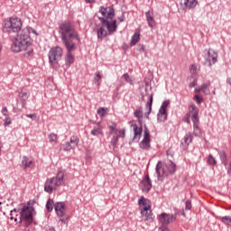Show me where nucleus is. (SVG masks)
<instances>
[{
    "mask_svg": "<svg viewBox=\"0 0 231 231\" xmlns=\"http://www.w3.org/2000/svg\"><path fill=\"white\" fill-rule=\"evenodd\" d=\"M30 32L37 35L35 30L26 27L25 29L19 32L16 37L13 40V44L11 46L12 51L14 53H19L20 51H27L24 53V57H32L33 55V49L30 48L33 41L30 37Z\"/></svg>",
    "mask_w": 231,
    "mask_h": 231,
    "instance_id": "f257e3e1",
    "label": "nucleus"
},
{
    "mask_svg": "<svg viewBox=\"0 0 231 231\" xmlns=\"http://www.w3.org/2000/svg\"><path fill=\"white\" fill-rule=\"evenodd\" d=\"M60 33L61 35V40L64 46L75 44L73 42L74 39L79 41L80 38L79 36V32L75 30V27L71 25V22L65 21L60 24Z\"/></svg>",
    "mask_w": 231,
    "mask_h": 231,
    "instance_id": "f03ea898",
    "label": "nucleus"
},
{
    "mask_svg": "<svg viewBox=\"0 0 231 231\" xmlns=\"http://www.w3.org/2000/svg\"><path fill=\"white\" fill-rule=\"evenodd\" d=\"M99 21L101 22V26L97 30V39L99 41H102L104 37H107V31L109 33L116 32V20L110 22L106 18H99Z\"/></svg>",
    "mask_w": 231,
    "mask_h": 231,
    "instance_id": "7ed1b4c3",
    "label": "nucleus"
},
{
    "mask_svg": "<svg viewBox=\"0 0 231 231\" xmlns=\"http://www.w3.org/2000/svg\"><path fill=\"white\" fill-rule=\"evenodd\" d=\"M64 183V172L58 171L55 177L47 179L44 184V191L48 194H51Z\"/></svg>",
    "mask_w": 231,
    "mask_h": 231,
    "instance_id": "20e7f679",
    "label": "nucleus"
},
{
    "mask_svg": "<svg viewBox=\"0 0 231 231\" xmlns=\"http://www.w3.org/2000/svg\"><path fill=\"white\" fill-rule=\"evenodd\" d=\"M23 28V22L20 18H10L5 21L4 32L7 33H17L21 32Z\"/></svg>",
    "mask_w": 231,
    "mask_h": 231,
    "instance_id": "39448f33",
    "label": "nucleus"
},
{
    "mask_svg": "<svg viewBox=\"0 0 231 231\" xmlns=\"http://www.w3.org/2000/svg\"><path fill=\"white\" fill-rule=\"evenodd\" d=\"M138 203L140 206L141 216L143 217V220L152 223L154 219V216L152 215V211L151 210V206L147 204V200H145V198L141 197Z\"/></svg>",
    "mask_w": 231,
    "mask_h": 231,
    "instance_id": "423d86ee",
    "label": "nucleus"
},
{
    "mask_svg": "<svg viewBox=\"0 0 231 231\" xmlns=\"http://www.w3.org/2000/svg\"><path fill=\"white\" fill-rule=\"evenodd\" d=\"M33 207L23 206L20 212L21 221H24L25 225H32L33 223Z\"/></svg>",
    "mask_w": 231,
    "mask_h": 231,
    "instance_id": "0eeeda50",
    "label": "nucleus"
},
{
    "mask_svg": "<svg viewBox=\"0 0 231 231\" xmlns=\"http://www.w3.org/2000/svg\"><path fill=\"white\" fill-rule=\"evenodd\" d=\"M62 48L56 46L52 47L49 51V62L51 64H57L63 55Z\"/></svg>",
    "mask_w": 231,
    "mask_h": 231,
    "instance_id": "6e6552de",
    "label": "nucleus"
},
{
    "mask_svg": "<svg viewBox=\"0 0 231 231\" xmlns=\"http://www.w3.org/2000/svg\"><path fill=\"white\" fill-rule=\"evenodd\" d=\"M54 208L60 221L66 223V221H68V217H66V203L57 202L54 204Z\"/></svg>",
    "mask_w": 231,
    "mask_h": 231,
    "instance_id": "1a4fd4ad",
    "label": "nucleus"
},
{
    "mask_svg": "<svg viewBox=\"0 0 231 231\" xmlns=\"http://www.w3.org/2000/svg\"><path fill=\"white\" fill-rule=\"evenodd\" d=\"M143 133V139L140 143L139 147L144 151H149L151 149V132H149V128H147V126H144Z\"/></svg>",
    "mask_w": 231,
    "mask_h": 231,
    "instance_id": "9d476101",
    "label": "nucleus"
},
{
    "mask_svg": "<svg viewBox=\"0 0 231 231\" xmlns=\"http://www.w3.org/2000/svg\"><path fill=\"white\" fill-rule=\"evenodd\" d=\"M208 56H206L204 65L208 68L212 67V64H216L217 62V52L212 49L206 50Z\"/></svg>",
    "mask_w": 231,
    "mask_h": 231,
    "instance_id": "9b49d317",
    "label": "nucleus"
},
{
    "mask_svg": "<svg viewBox=\"0 0 231 231\" xmlns=\"http://www.w3.org/2000/svg\"><path fill=\"white\" fill-rule=\"evenodd\" d=\"M155 171L159 181H163V178H167V176H169V171H167V166H163L162 161L158 162Z\"/></svg>",
    "mask_w": 231,
    "mask_h": 231,
    "instance_id": "f8f14e48",
    "label": "nucleus"
},
{
    "mask_svg": "<svg viewBox=\"0 0 231 231\" xmlns=\"http://www.w3.org/2000/svg\"><path fill=\"white\" fill-rule=\"evenodd\" d=\"M99 12L103 15V17H101L102 19H106V21H109L110 23L114 21L113 17H115V9L113 6H101Z\"/></svg>",
    "mask_w": 231,
    "mask_h": 231,
    "instance_id": "ddd939ff",
    "label": "nucleus"
},
{
    "mask_svg": "<svg viewBox=\"0 0 231 231\" xmlns=\"http://www.w3.org/2000/svg\"><path fill=\"white\" fill-rule=\"evenodd\" d=\"M65 48L68 51L67 56L65 58L66 66H71V64L75 62V57L73 56V54H71V52L77 50V45L71 44V45L65 46Z\"/></svg>",
    "mask_w": 231,
    "mask_h": 231,
    "instance_id": "4468645a",
    "label": "nucleus"
},
{
    "mask_svg": "<svg viewBox=\"0 0 231 231\" xmlns=\"http://www.w3.org/2000/svg\"><path fill=\"white\" fill-rule=\"evenodd\" d=\"M139 187L142 192H146V193L150 192V190L152 189V181L151 180L149 174H146L144 176V178L139 183Z\"/></svg>",
    "mask_w": 231,
    "mask_h": 231,
    "instance_id": "2eb2a0df",
    "label": "nucleus"
},
{
    "mask_svg": "<svg viewBox=\"0 0 231 231\" xmlns=\"http://www.w3.org/2000/svg\"><path fill=\"white\" fill-rule=\"evenodd\" d=\"M170 101H163L161 108L159 109V113L157 115L159 122H165L167 120V107H169Z\"/></svg>",
    "mask_w": 231,
    "mask_h": 231,
    "instance_id": "dca6fc26",
    "label": "nucleus"
},
{
    "mask_svg": "<svg viewBox=\"0 0 231 231\" xmlns=\"http://www.w3.org/2000/svg\"><path fill=\"white\" fill-rule=\"evenodd\" d=\"M159 221L162 223V226H167V225L172 223L174 221V215L162 213L159 216Z\"/></svg>",
    "mask_w": 231,
    "mask_h": 231,
    "instance_id": "f3484780",
    "label": "nucleus"
},
{
    "mask_svg": "<svg viewBox=\"0 0 231 231\" xmlns=\"http://www.w3.org/2000/svg\"><path fill=\"white\" fill-rule=\"evenodd\" d=\"M199 109L195 105L189 107V116L191 117L192 122H199Z\"/></svg>",
    "mask_w": 231,
    "mask_h": 231,
    "instance_id": "a211bd4d",
    "label": "nucleus"
},
{
    "mask_svg": "<svg viewBox=\"0 0 231 231\" xmlns=\"http://www.w3.org/2000/svg\"><path fill=\"white\" fill-rule=\"evenodd\" d=\"M129 124L134 129V140H140V137L142 136V133H143V128L142 127V125H140V127H138L137 124H133V121H130Z\"/></svg>",
    "mask_w": 231,
    "mask_h": 231,
    "instance_id": "6ab92c4d",
    "label": "nucleus"
},
{
    "mask_svg": "<svg viewBox=\"0 0 231 231\" xmlns=\"http://www.w3.org/2000/svg\"><path fill=\"white\" fill-rule=\"evenodd\" d=\"M145 17L148 26L152 30L154 28V25L156 24V21H154V14H152V12L148 11L145 13Z\"/></svg>",
    "mask_w": 231,
    "mask_h": 231,
    "instance_id": "aec40b11",
    "label": "nucleus"
},
{
    "mask_svg": "<svg viewBox=\"0 0 231 231\" xmlns=\"http://www.w3.org/2000/svg\"><path fill=\"white\" fill-rule=\"evenodd\" d=\"M134 116L138 119L139 125H142L143 124V107H137L134 112Z\"/></svg>",
    "mask_w": 231,
    "mask_h": 231,
    "instance_id": "412c9836",
    "label": "nucleus"
},
{
    "mask_svg": "<svg viewBox=\"0 0 231 231\" xmlns=\"http://www.w3.org/2000/svg\"><path fill=\"white\" fill-rule=\"evenodd\" d=\"M180 5L185 8H196L198 0H180Z\"/></svg>",
    "mask_w": 231,
    "mask_h": 231,
    "instance_id": "4be33fe9",
    "label": "nucleus"
},
{
    "mask_svg": "<svg viewBox=\"0 0 231 231\" xmlns=\"http://www.w3.org/2000/svg\"><path fill=\"white\" fill-rule=\"evenodd\" d=\"M22 165L23 167V169H30V167H32V165H33V162L30 161V159L26 156L23 157L22 160Z\"/></svg>",
    "mask_w": 231,
    "mask_h": 231,
    "instance_id": "5701e85b",
    "label": "nucleus"
},
{
    "mask_svg": "<svg viewBox=\"0 0 231 231\" xmlns=\"http://www.w3.org/2000/svg\"><path fill=\"white\" fill-rule=\"evenodd\" d=\"M97 124L98 127H96L91 131L92 136H98L99 134H104V128L100 126V123Z\"/></svg>",
    "mask_w": 231,
    "mask_h": 231,
    "instance_id": "b1692460",
    "label": "nucleus"
},
{
    "mask_svg": "<svg viewBox=\"0 0 231 231\" xmlns=\"http://www.w3.org/2000/svg\"><path fill=\"white\" fill-rule=\"evenodd\" d=\"M118 138L119 136L116 134H114L109 145V149H112V151H115V147H116V143H118Z\"/></svg>",
    "mask_w": 231,
    "mask_h": 231,
    "instance_id": "393cba45",
    "label": "nucleus"
},
{
    "mask_svg": "<svg viewBox=\"0 0 231 231\" xmlns=\"http://www.w3.org/2000/svg\"><path fill=\"white\" fill-rule=\"evenodd\" d=\"M109 133H108V138H111L113 134H118V129H116V123H112L111 125H109Z\"/></svg>",
    "mask_w": 231,
    "mask_h": 231,
    "instance_id": "a878e982",
    "label": "nucleus"
},
{
    "mask_svg": "<svg viewBox=\"0 0 231 231\" xmlns=\"http://www.w3.org/2000/svg\"><path fill=\"white\" fill-rule=\"evenodd\" d=\"M164 166L167 167L168 174H174V172H176V164H174L172 161H170L168 165Z\"/></svg>",
    "mask_w": 231,
    "mask_h": 231,
    "instance_id": "bb28decb",
    "label": "nucleus"
},
{
    "mask_svg": "<svg viewBox=\"0 0 231 231\" xmlns=\"http://www.w3.org/2000/svg\"><path fill=\"white\" fill-rule=\"evenodd\" d=\"M201 89L204 95H210V81H208L207 83H203L201 85Z\"/></svg>",
    "mask_w": 231,
    "mask_h": 231,
    "instance_id": "cd10ccee",
    "label": "nucleus"
},
{
    "mask_svg": "<svg viewBox=\"0 0 231 231\" xmlns=\"http://www.w3.org/2000/svg\"><path fill=\"white\" fill-rule=\"evenodd\" d=\"M194 134L196 136H201V129H199V121L193 122Z\"/></svg>",
    "mask_w": 231,
    "mask_h": 231,
    "instance_id": "c85d7f7f",
    "label": "nucleus"
},
{
    "mask_svg": "<svg viewBox=\"0 0 231 231\" xmlns=\"http://www.w3.org/2000/svg\"><path fill=\"white\" fill-rule=\"evenodd\" d=\"M140 42V32H135L132 36L131 46H136V43Z\"/></svg>",
    "mask_w": 231,
    "mask_h": 231,
    "instance_id": "c756f323",
    "label": "nucleus"
},
{
    "mask_svg": "<svg viewBox=\"0 0 231 231\" xmlns=\"http://www.w3.org/2000/svg\"><path fill=\"white\" fill-rule=\"evenodd\" d=\"M146 107H148L146 118H149V115H151V111H152V94L150 96L149 100L146 103Z\"/></svg>",
    "mask_w": 231,
    "mask_h": 231,
    "instance_id": "7c9ffc66",
    "label": "nucleus"
},
{
    "mask_svg": "<svg viewBox=\"0 0 231 231\" xmlns=\"http://www.w3.org/2000/svg\"><path fill=\"white\" fill-rule=\"evenodd\" d=\"M53 207H55V202L53 201V199H49L46 203V208L48 212H51V210H53Z\"/></svg>",
    "mask_w": 231,
    "mask_h": 231,
    "instance_id": "2f4dec72",
    "label": "nucleus"
},
{
    "mask_svg": "<svg viewBox=\"0 0 231 231\" xmlns=\"http://www.w3.org/2000/svg\"><path fill=\"white\" fill-rule=\"evenodd\" d=\"M19 98H22L23 101L28 100V92H26V89H22L19 93Z\"/></svg>",
    "mask_w": 231,
    "mask_h": 231,
    "instance_id": "473e14b6",
    "label": "nucleus"
},
{
    "mask_svg": "<svg viewBox=\"0 0 231 231\" xmlns=\"http://www.w3.org/2000/svg\"><path fill=\"white\" fill-rule=\"evenodd\" d=\"M191 142H192V134L189 133L184 136V143H186V145H189Z\"/></svg>",
    "mask_w": 231,
    "mask_h": 231,
    "instance_id": "72a5a7b5",
    "label": "nucleus"
},
{
    "mask_svg": "<svg viewBox=\"0 0 231 231\" xmlns=\"http://www.w3.org/2000/svg\"><path fill=\"white\" fill-rule=\"evenodd\" d=\"M220 219L224 225H229V226H231V217L226 216L220 217Z\"/></svg>",
    "mask_w": 231,
    "mask_h": 231,
    "instance_id": "f704fd0d",
    "label": "nucleus"
},
{
    "mask_svg": "<svg viewBox=\"0 0 231 231\" xmlns=\"http://www.w3.org/2000/svg\"><path fill=\"white\" fill-rule=\"evenodd\" d=\"M106 113H107V108H106V107H99V108L97 109V115L100 116L101 118H102L103 116H106Z\"/></svg>",
    "mask_w": 231,
    "mask_h": 231,
    "instance_id": "c9c22d12",
    "label": "nucleus"
},
{
    "mask_svg": "<svg viewBox=\"0 0 231 231\" xmlns=\"http://www.w3.org/2000/svg\"><path fill=\"white\" fill-rule=\"evenodd\" d=\"M48 138H49L51 143L54 142L55 143H57V140H58L59 136L57 135V134L52 133V134H49Z\"/></svg>",
    "mask_w": 231,
    "mask_h": 231,
    "instance_id": "e433bc0d",
    "label": "nucleus"
},
{
    "mask_svg": "<svg viewBox=\"0 0 231 231\" xmlns=\"http://www.w3.org/2000/svg\"><path fill=\"white\" fill-rule=\"evenodd\" d=\"M79 137L75 135L70 137V143L74 144L73 147H76V145H79Z\"/></svg>",
    "mask_w": 231,
    "mask_h": 231,
    "instance_id": "4c0bfd02",
    "label": "nucleus"
},
{
    "mask_svg": "<svg viewBox=\"0 0 231 231\" xmlns=\"http://www.w3.org/2000/svg\"><path fill=\"white\" fill-rule=\"evenodd\" d=\"M73 147H75V146L71 145V143H69V142H67L63 144L64 151H71V149H73Z\"/></svg>",
    "mask_w": 231,
    "mask_h": 231,
    "instance_id": "58836bf2",
    "label": "nucleus"
},
{
    "mask_svg": "<svg viewBox=\"0 0 231 231\" xmlns=\"http://www.w3.org/2000/svg\"><path fill=\"white\" fill-rule=\"evenodd\" d=\"M219 156H220V160H222L223 163H225V165H226V153L225 152V151L220 152Z\"/></svg>",
    "mask_w": 231,
    "mask_h": 231,
    "instance_id": "ea45409f",
    "label": "nucleus"
},
{
    "mask_svg": "<svg viewBox=\"0 0 231 231\" xmlns=\"http://www.w3.org/2000/svg\"><path fill=\"white\" fill-rule=\"evenodd\" d=\"M208 165H216V159L214 158V156H212V154L208 155Z\"/></svg>",
    "mask_w": 231,
    "mask_h": 231,
    "instance_id": "a19ab883",
    "label": "nucleus"
},
{
    "mask_svg": "<svg viewBox=\"0 0 231 231\" xmlns=\"http://www.w3.org/2000/svg\"><path fill=\"white\" fill-rule=\"evenodd\" d=\"M27 118H31L32 120H34L35 122H39V116H37V114H27Z\"/></svg>",
    "mask_w": 231,
    "mask_h": 231,
    "instance_id": "79ce46f5",
    "label": "nucleus"
},
{
    "mask_svg": "<svg viewBox=\"0 0 231 231\" xmlns=\"http://www.w3.org/2000/svg\"><path fill=\"white\" fill-rule=\"evenodd\" d=\"M123 77L125 82H128V84H133V79H131V76H129V73H125Z\"/></svg>",
    "mask_w": 231,
    "mask_h": 231,
    "instance_id": "37998d69",
    "label": "nucleus"
},
{
    "mask_svg": "<svg viewBox=\"0 0 231 231\" xmlns=\"http://www.w3.org/2000/svg\"><path fill=\"white\" fill-rule=\"evenodd\" d=\"M193 100H195L197 104H201V102H203V98L199 95H195Z\"/></svg>",
    "mask_w": 231,
    "mask_h": 231,
    "instance_id": "c03bdc74",
    "label": "nucleus"
},
{
    "mask_svg": "<svg viewBox=\"0 0 231 231\" xmlns=\"http://www.w3.org/2000/svg\"><path fill=\"white\" fill-rule=\"evenodd\" d=\"M189 70L191 71L192 75H196V73H198V67H196V65H191L189 67Z\"/></svg>",
    "mask_w": 231,
    "mask_h": 231,
    "instance_id": "a18cd8bd",
    "label": "nucleus"
},
{
    "mask_svg": "<svg viewBox=\"0 0 231 231\" xmlns=\"http://www.w3.org/2000/svg\"><path fill=\"white\" fill-rule=\"evenodd\" d=\"M96 77L97 78H95L94 80H97V85H99L100 84V79H102V76L100 75V72H96Z\"/></svg>",
    "mask_w": 231,
    "mask_h": 231,
    "instance_id": "49530a36",
    "label": "nucleus"
},
{
    "mask_svg": "<svg viewBox=\"0 0 231 231\" xmlns=\"http://www.w3.org/2000/svg\"><path fill=\"white\" fill-rule=\"evenodd\" d=\"M118 134L120 138H125V129L119 130Z\"/></svg>",
    "mask_w": 231,
    "mask_h": 231,
    "instance_id": "de8ad7c7",
    "label": "nucleus"
},
{
    "mask_svg": "<svg viewBox=\"0 0 231 231\" xmlns=\"http://www.w3.org/2000/svg\"><path fill=\"white\" fill-rule=\"evenodd\" d=\"M192 208V201L187 200L186 201V210H190Z\"/></svg>",
    "mask_w": 231,
    "mask_h": 231,
    "instance_id": "09e8293b",
    "label": "nucleus"
},
{
    "mask_svg": "<svg viewBox=\"0 0 231 231\" xmlns=\"http://www.w3.org/2000/svg\"><path fill=\"white\" fill-rule=\"evenodd\" d=\"M2 115H4V116H8V108L6 106L2 108Z\"/></svg>",
    "mask_w": 231,
    "mask_h": 231,
    "instance_id": "8fccbe9b",
    "label": "nucleus"
},
{
    "mask_svg": "<svg viewBox=\"0 0 231 231\" xmlns=\"http://www.w3.org/2000/svg\"><path fill=\"white\" fill-rule=\"evenodd\" d=\"M10 124H12V119L10 117H6L4 125H10Z\"/></svg>",
    "mask_w": 231,
    "mask_h": 231,
    "instance_id": "3c124183",
    "label": "nucleus"
},
{
    "mask_svg": "<svg viewBox=\"0 0 231 231\" xmlns=\"http://www.w3.org/2000/svg\"><path fill=\"white\" fill-rule=\"evenodd\" d=\"M183 122H186V124H190V117L189 115H186L183 118Z\"/></svg>",
    "mask_w": 231,
    "mask_h": 231,
    "instance_id": "603ef678",
    "label": "nucleus"
},
{
    "mask_svg": "<svg viewBox=\"0 0 231 231\" xmlns=\"http://www.w3.org/2000/svg\"><path fill=\"white\" fill-rule=\"evenodd\" d=\"M167 156H171V158H172V156H174V152L172 151V149H169L166 152Z\"/></svg>",
    "mask_w": 231,
    "mask_h": 231,
    "instance_id": "864d4df0",
    "label": "nucleus"
},
{
    "mask_svg": "<svg viewBox=\"0 0 231 231\" xmlns=\"http://www.w3.org/2000/svg\"><path fill=\"white\" fill-rule=\"evenodd\" d=\"M159 231H170L169 227H167V226H161L159 227Z\"/></svg>",
    "mask_w": 231,
    "mask_h": 231,
    "instance_id": "5fc2aeb1",
    "label": "nucleus"
},
{
    "mask_svg": "<svg viewBox=\"0 0 231 231\" xmlns=\"http://www.w3.org/2000/svg\"><path fill=\"white\" fill-rule=\"evenodd\" d=\"M197 84H198V81L194 80L193 82L189 83V88H196Z\"/></svg>",
    "mask_w": 231,
    "mask_h": 231,
    "instance_id": "6e6d98bb",
    "label": "nucleus"
},
{
    "mask_svg": "<svg viewBox=\"0 0 231 231\" xmlns=\"http://www.w3.org/2000/svg\"><path fill=\"white\" fill-rule=\"evenodd\" d=\"M86 3H88V5H93L95 3V0H85Z\"/></svg>",
    "mask_w": 231,
    "mask_h": 231,
    "instance_id": "4d7b16f0",
    "label": "nucleus"
},
{
    "mask_svg": "<svg viewBox=\"0 0 231 231\" xmlns=\"http://www.w3.org/2000/svg\"><path fill=\"white\" fill-rule=\"evenodd\" d=\"M139 51H145V46L141 45Z\"/></svg>",
    "mask_w": 231,
    "mask_h": 231,
    "instance_id": "13d9d810",
    "label": "nucleus"
},
{
    "mask_svg": "<svg viewBox=\"0 0 231 231\" xmlns=\"http://www.w3.org/2000/svg\"><path fill=\"white\" fill-rule=\"evenodd\" d=\"M200 91H203L201 87L199 88H195V93H200Z\"/></svg>",
    "mask_w": 231,
    "mask_h": 231,
    "instance_id": "bf43d9fd",
    "label": "nucleus"
},
{
    "mask_svg": "<svg viewBox=\"0 0 231 231\" xmlns=\"http://www.w3.org/2000/svg\"><path fill=\"white\" fill-rule=\"evenodd\" d=\"M226 84H228L229 86H231V78H228V79H226Z\"/></svg>",
    "mask_w": 231,
    "mask_h": 231,
    "instance_id": "052dcab7",
    "label": "nucleus"
},
{
    "mask_svg": "<svg viewBox=\"0 0 231 231\" xmlns=\"http://www.w3.org/2000/svg\"><path fill=\"white\" fill-rule=\"evenodd\" d=\"M227 172H228V174L231 176V163L229 164V168H228Z\"/></svg>",
    "mask_w": 231,
    "mask_h": 231,
    "instance_id": "680f3d73",
    "label": "nucleus"
},
{
    "mask_svg": "<svg viewBox=\"0 0 231 231\" xmlns=\"http://www.w3.org/2000/svg\"><path fill=\"white\" fill-rule=\"evenodd\" d=\"M10 219H11V220L14 219L13 213H12V215H11V217H10ZM14 221H17V218H15Z\"/></svg>",
    "mask_w": 231,
    "mask_h": 231,
    "instance_id": "e2e57ef3",
    "label": "nucleus"
},
{
    "mask_svg": "<svg viewBox=\"0 0 231 231\" xmlns=\"http://www.w3.org/2000/svg\"><path fill=\"white\" fill-rule=\"evenodd\" d=\"M120 23H124V16L119 17Z\"/></svg>",
    "mask_w": 231,
    "mask_h": 231,
    "instance_id": "0e129e2a",
    "label": "nucleus"
},
{
    "mask_svg": "<svg viewBox=\"0 0 231 231\" xmlns=\"http://www.w3.org/2000/svg\"><path fill=\"white\" fill-rule=\"evenodd\" d=\"M14 212H17V208H14V210H11V216L14 214Z\"/></svg>",
    "mask_w": 231,
    "mask_h": 231,
    "instance_id": "69168bd1",
    "label": "nucleus"
},
{
    "mask_svg": "<svg viewBox=\"0 0 231 231\" xmlns=\"http://www.w3.org/2000/svg\"><path fill=\"white\" fill-rule=\"evenodd\" d=\"M2 49H3V46H1V44H0V51H1Z\"/></svg>",
    "mask_w": 231,
    "mask_h": 231,
    "instance_id": "338daca9",
    "label": "nucleus"
},
{
    "mask_svg": "<svg viewBox=\"0 0 231 231\" xmlns=\"http://www.w3.org/2000/svg\"><path fill=\"white\" fill-rule=\"evenodd\" d=\"M0 205H3V202H0Z\"/></svg>",
    "mask_w": 231,
    "mask_h": 231,
    "instance_id": "774afa93",
    "label": "nucleus"
}]
</instances>
